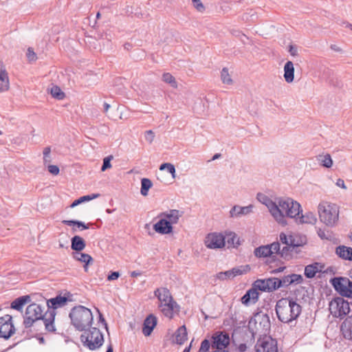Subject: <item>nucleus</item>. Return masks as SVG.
Listing matches in <instances>:
<instances>
[{
    "mask_svg": "<svg viewBox=\"0 0 352 352\" xmlns=\"http://www.w3.org/2000/svg\"><path fill=\"white\" fill-rule=\"evenodd\" d=\"M258 288L261 292H272L280 288V283H278V278L271 277L264 279H257L255 280Z\"/></svg>",
    "mask_w": 352,
    "mask_h": 352,
    "instance_id": "13",
    "label": "nucleus"
},
{
    "mask_svg": "<svg viewBox=\"0 0 352 352\" xmlns=\"http://www.w3.org/2000/svg\"><path fill=\"white\" fill-rule=\"evenodd\" d=\"M250 270V267L249 265H246L244 266H240L236 267H233L232 269L226 271L221 272L217 274V278L225 280L230 278H233L235 276L242 275L246 274Z\"/></svg>",
    "mask_w": 352,
    "mask_h": 352,
    "instance_id": "15",
    "label": "nucleus"
},
{
    "mask_svg": "<svg viewBox=\"0 0 352 352\" xmlns=\"http://www.w3.org/2000/svg\"><path fill=\"white\" fill-rule=\"evenodd\" d=\"M183 212L179 211L178 210H170L168 212H162L160 214V217H164L168 220V222H170V225L175 224L178 222L179 218L182 216Z\"/></svg>",
    "mask_w": 352,
    "mask_h": 352,
    "instance_id": "25",
    "label": "nucleus"
},
{
    "mask_svg": "<svg viewBox=\"0 0 352 352\" xmlns=\"http://www.w3.org/2000/svg\"><path fill=\"white\" fill-rule=\"evenodd\" d=\"M255 350L256 352H278L277 341L264 335L257 340Z\"/></svg>",
    "mask_w": 352,
    "mask_h": 352,
    "instance_id": "8",
    "label": "nucleus"
},
{
    "mask_svg": "<svg viewBox=\"0 0 352 352\" xmlns=\"http://www.w3.org/2000/svg\"><path fill=\"white\" fill-rule=\"evenodd\" d=\"M204 243L208 248L219 249L224 247L226 238L222 234L212 232L206 236Z\"/></svg>",
    "mask_w": 352,
    "mask_h": 352,
    "instance_id": "12",
    "label": "nucleus"
},
{
    "mask_svg": "<svg viewBox=\"0 0 352 352\" xmlns=\"http://www.w3.org/2000/svg\"><path fill=\"white\" fill-rule=\"evenodd\" d=\"M152 182L149 179L143 178L141 180L140 192L143 196H146L149 189L152 187Z\"/></svg>",
    "mask_w": 352,
    "mask_h": 352,
    "instance_id": "38",
    "label": "nucleus"
},
{
    "mask_svg": "<svg viewBox=\"0 0 352 352\" xmlns=\"http://www.w3.org/2000/svg\"><path fill=\"white\" fill-rule=\"evenodd\" d=\"M160 307L162 308L161 311L163 314L168 318H172L174 314L179 311V306L174 300H170V302L160 305Z\"/></svg>",
    "mask_w": 352,
    "mask_h": 352,
    "instance_id": "18",
    "label": "nucleus"
},
{
    "mask_svg": "<svg viewBox=\"0 0 352 352\" xmlns=\"http://www.w3.org/2000/svg\"><path fill=\"white\" fill-rule=\"evenodd\" d=\"M62 223L69 226H77L79 228H80L81 230L89 228V224L86 225L84 222L78 220H63Z\"/></svg>",
    "mask_w": 352,
    "mask_h": 352,
    "instance_id": "39",
    "label": "nucleus"
},
{
    "mask_svg": "<svg viewBox=\"0 0 352 352\" xmlns=\"http://www.w3.org/2000/svg\"><path fill=\"white\" fill-rule=\"evenodd\" d=\"M86 247L85 241L80 236L75 235L71 239V248L76 252H81Z\"/></svg>",
    "mask_w": 352,
    "mask_h": 352,
    "instance_id": "28",
    "label": "nucleus"
},
{
    "mask_svg": "<svg viewBox=\"0 0 352 352\" xmlns=\"http://www.w3.org/2000/svg\"><path fill=\"white\" fill-rule=\"evenodd\" d=\"M109 108H110V104H109L107 102H104V111L105 113H107Z\"/></svg>",
    "mask_w": 352,
    "mask_h": 352,
    "instance_id": "63",
    "label": "nucleus"
},
{
    "mask_svg": "<svg viewBox=\"0 0 352 352\" xmlns=\"http://www.w3.org/2000/svg\"><path fill=\"white\" fill-rule=\"evenodd\" d=\"M106 352H113V346L111 344L108 346L107 351Z\"/></svg>",
    "mask_w": 352,
    "mask_h": 352,
    "instance_id": "64",
    "label": "nucleus"
},
{
    "mask_svg": "<svg viewBox=\"0 0 352 352\" xmlns=\"http://www.w3.org/2000/svg\"><path fill=\"white\" fill-rule=\"evenodd\" d=\"M336 254L342 259L352 261V248L339 245L336 248Z\"/></svg>",
    "mask_w": 352,
    "mask_h": 352,
    "instance_id": "27",
    "label": "nucleus"
},
{
    "mask_svg": "<svg viewBox=\"0 0 352 352\" xmlns=\"http://www.w3.org/2000/svg\"><path fill=\"white\" fill-rule=\"evenodd\" d=\"M320 166L325 168H331L333 165V160L329 154H321L316 157Z\"/></svg>",
    "mask_w": 352,
    "mask_h": 352,
    "instance_id": "34",
    "label": "nucleus"
},
{
    "mask_svg": "<svg viewBox=\"0 0 352 352\" xmlns=\"http://www.w3.org/2000/svg\"><path fill=\"white\" fill-rule=\"evenodd\" d=\"M340 331L345 339L352 340V315L346 318L342 322Z\"/></svg>",
    "mask_w": 352,
    "mask_h": 352,
    "instance_id": "24",
    "label": "nucleus"
},
{
    "mask_svg": "<svg viewBox=\"0 0 352 352\" xmlns=\"http://www.w3.org/2000/svg\"><path fill=\"white\" fill-rule=\"evenodd\" d=\"M336 185L339 187H341L342 188H344V189L346 188L344 182L342 179H338L337 180Z\"/></svg>",
    "mask_w": 352,
    "mask_h": 352,
    "instance_id": "59",
    "label": "nucleus"
},
{
    "mask_svg": "<svg viewBox=\"0 0 352 352\" xmlns=\"http://www.w3.org/2000/svg\"><path fill=\"white\" fill-rule=\"evenodd\" d=\"M318 263L308 265L305 268V276L308 278H314L318 272Z\"/></svg>",
    "mask_w": 352,
    "mask_h": 352,
    "instance_id": "36",
    "label": "nucleus"
},
{
    "mask_svg": "<svg viewBox=\"0 0 352 352\" xmlns=\"http://www.w3.org/2000/svg\"><path fill=\"white\" fill-rule=\"evenodd\" d=\"M162 80L164 82L170 84V86L174 88L177 87L175 78L170 73H164L162 76Z\"/></svg>",
    "mask_w": 352,
    "mask_h": 352,
    "instance_id": "43",
    "label": "nucleus"
},
{
    "mask_svg": "<svg viewBox=\"0 0 352 352\" xmlns=\"http://www.w3.org/2000/svg\"><path fill=\"white\" fill-rule=\"evenodd\" d=\"M67 301L68 299L67 297L62 296L60 295H58L55 298H50L47 300L48 310H53L55 311V309L65 306Z\"/></svg>",
    "mask_w": 352,
    "mask_h": 352,
    "instance_id": "23",
    "label": "nucleus"
},
{
    "mask_svg": "<svg viewBox=\"0 0 352 352\" xmlns=\"http://www.w3.org/2000/svg\"><path fill=\"white\" fill-rule=\"evenodd\" d=\"M154 230L161 234H168L173 232V226L170 225V222L166 219H161L159 221L153 225Z\"/></svg>",
    "mask_w": 352,
    "mask_h": 352,
    "instance_id": "19",
    "label": "nucleus"
},
{
    "mask_svg": "<svg viewBox=\"0 0 352 352\" xmlns=\"http://www.w3.org/2000/svg\"><path fill=\"white\" fill-rule=\"evenodd\" d=\"M15 331L12 316L6 314L0 317V338L8 340Z\"/></svg>",
    "mask_w": 352,
    "mask_h": 352,
    "instance_id": "10",
    "label": "nucleus"
},
{
    "mask_svg": "<svg viewBox=\"0 0 352 352\" xmlns=\"http://www.w3.org/2000/svg\"><path fill=\"white\" fill-rule=\"evenodd\" d=\"M166 169L167 171L171 174L173 178H175V166L170 163H164L160 165V170H164Z\"/></svg>",
    "mask_w": 352,
    "mask_h": 352,
    "instance_id": "44",
    "label": "nucleus"
},
{
    "mask_svg": "<svg viewBox=\"0 0 352 352\" xmlns=\"http://www.w3.org/2000/svg\"><path fill=\"white\" fill-rule=\"evenodd\" d=\"M258 199L267 207L276 221L282 225L287 223L285 216L295 218L302 212L300 205L290 198L279 199L276 203L264 195L258 194Z\"/></svg>",
    "mask_w": 352,
    "mask_h": 352,
    "instance_id": "1",
    "label": "nucleus"
},
{
    "mask_svg": "<svg viewBox=\"0 0 352 352\" xmlns=\"http://www.w3.org/2000/svg\"><path fill=\"white\" fill-rule=\"evenodd\" d=\"M329 309L335 318H344L350 312V305L347 300L342 297L332 299L329 305Z\"/></svg>",
    "mask_w": 352,
    "mask_h": 352,
    "instance_id": "7",
    "label": "nucleus"
},
{
    "mask_svg": "<svg viewBox=\"0 0 352 352\" xmlns=\"http://www.w3.org/2000/svg\"><path fill=\"white\" fill-rule=\"evenodd\" d=\"M346 277H334L331 279L330 283L342 296L350 298L352 296V292L347 288Z\"/></svg>",
    "mask_w": 352,
    "mask_h": 352,
    "instance_id": "14",
    "label": "nucleus"
},
{
    "mask_svg": "<svg viewBox=\"0 0 352 352\" xmlns=\"http://www.w3.org/2000/svg\"><path fill=\"white\" fill-rule=\"evenodd\" d=\"M56 311L48 310L43 314V308L36 303L29 305L23 316V325L25 328L31 327L33 324L39 320H43L45 329L48 331L54 332L56 331L54 325Z\"/></svg>",
    "mask_w": 352,
    "mask_h": 352,
    "instance_id": "2",
    "label": "nucleus"
},
{
    "mask_svg": "<svg viewBox=\"0 0 352 352\" xmlns=\"http://www.w3.org/2000/svg\"><path fill=\"white\" fill-rule=\"evenodd\" d=\"M280 250V243L273 242L271 244L261 245L254 249V254L258 258L270 257L272 261H275L276 256L275 252Z\"/></svg>",
    "mask_w": 352,
    "mask_h": 352,
    "instance_id": "9",
    "label": "nucleus"
},
{
    "mask_svg": "<svg viewBox=\"0 0 352 352\" xmlns=\"http://www.w3.org/2000/svg\"><path fill=\"white\" fill-rule=\"evenodd\" d=\"M27 58H28V60L30 62L34 61L37 58L35 52L33 51L32 48H31V47H29L28 49Z\"/></svg>",
    "mask_w": 352,
    "mask_h": 352,
    "instance_id": "51",
    "label": "nucleus"
},
{
    "mask_svg": "<svg viewBox=\"0 0 352 352\" xmlns=\"http://www.w3.org/2000/svg\"><path fill=\"white\" fill-rule=\"evenodd\" d=\"M275 311L280 322L290 323L300 315L302 307L293 298H283L276 302Z\"/></svg>",
    "mask_w": 352,
    "mask_h": 352,
    "instance_id": "3",
    "label": "nucleus"
},
{
    "mask_svg": "<svg viewBox=\"0 0 352 352\" xmlns=\"http://www.w3.org/2000/svg\"><path fill=\"white\" fill-rule=\"evenodd\" d=\"M120 275L118 272H113L108 276L107 280L109 281L115 280L120 277Z\"/></svg>",
    "mask_w": 352,
    "mask_h": 352,
    "instance_id": "56",
    "label": "nucleus"
},
{
    "mask_svg": "<svg viewBox=\"0 0 352 352\" xmlns=\"http://www.w3.org/2000/svg\"><path fill=\"white\" fill-rule=\"evenodd\" d=\"M256 285V283L254 281L252 287L243 296L241 299L242 304L248 306L251 304H255L258 301L260 295L258 291L260 290Z\"/></svg>",
    "mask_w": 352,
    "mask_h": 352,
    "instance_id": "16",
    "label": "nucleus"
},
{
    "mask_svg": "<svg viewBox=\"0 0 352 352\" xmlns=\"http://www.w3.org/2000/svg\"><path fill=\"white\" fill-rule=\"evenodd\" d=\"M47 170L53 175H57L60 171L59 168L56 165H49Z\"/></svg>",
    "mask_w": 352,
    "mask_h": 352,
    "instance_id": "55",
    "label": "nucleus"
},
{
    "mask_svg": "<svg viewBox=\"0 0 352 352\" xmlns=\"http://www.w3.org/2000/svg\"><path fill=\"white\" fill-rule=\"evenodd\" d=\"M346 284H347V288H349L352 292V281H351L348 278H347Z\"/></svg>",
    "mask_w": 352,
    "mask_h": 352,
    "instance_id": "62",
    "label": "nucleus"
},
{
    "mask_svg": "<svg viewBox=\"0 0 352 352\" xmlns=\"http://www.w3.org/2000/svg\"><path fill=\"white\" fill-rule=\"evenodd\" d=\"M72 256L75 260L85 263L84 269L85 272L88 270L87 265L93 261V258L90 255L80 252H73Z\"/></svg>",
    "mask_w": 352,
    "mask_h": 352,
    "instance_id": "29",
    "label": "nucleus"
},
{
    "mask_svg": "<svg viewBox=\"0 0 352 352\" xmlns=\"http://www.w3.org/2000/svg\"><path fill=\"white\" fill-rule=\"evenodd\" d=\"M290 275L285 276L282 278H278V283H280V287H287L292 284Z\"/></svg>",
    "mask_w": 352,
    "mask_h": 352,
    "instance_id": "45",
    "label": "nucleus"
},
{
    "mask_svg": "<svg viewBox=\"0 0 352 352\" xmlns=\"http://www.w3.org/2000/svg\"><path fill=\"white\" fill-rule=\"evenodd\" d=\"M112 159H113V156L112 155H109L108 157H106L103 160V164H102V168H101V170L102 171H104L107 168H109L111 167V160Z\"/></svg>",
    "mask_w": 352,
    "mask_h": 352,
    "instance_id": "48",
    "label": "nucleus"
},
{
    "mask_svg": "<svg viewBox=\"0 0 352 352\" xmlns=\"http://www.w3.org/2000/svg\"><path fill=\"white\" fill-rule=\"evenodd\" d=\"M221 78L223 83L226 85H232L233 80L228 72V69L226 67L223 68L221 72Z\"/></svg>",
    "mask_w": 352,
    "mask_h": 352,
    "instance_id": "42",
    "label": "nucleus"
},
{
    "mask_svg": "<svg viewBox=\"0 0 352 352\" xmlns=\"http://www.w3.org/2000/svg\"><path fill=\"white\" fill-rule=\"evenodd\" d=\"M253 208L254 206L252 204L243 207L238 205L234 206L230 211V216L234 218L247 215L252 212Z\"/></svg>",
    "mask_w": 352,
    "mask_h": 352,
    "instance_id": "22",
    "label": "nucleus"
},
{
    "mask_svg": "<svg viewBox=\"0 0 352 352\" xmlns=\"http://www.w3.org/2000/svg\"><path fill=\"white\" fill-rule=\"evenodd\" d=\"M284 78L287 83H291L294 80V67L292 61H287L284 66Z\"/></svg>",
    "mask_w": 352,
    "mask_h": 352,
    "instance_id": "30",
    "label": "nucleus"
},
{
    "mask_svg": "<svg viewBox=\"0 0 352 352\" xmlns=\"http://www.w3.org/2000/svg\"><path fill=\"white\" fill-rule=\"evenodd\" d=\"M290 276H291L290 281H292V284L293 283L300 284L303 280L302 276L300 274H290Z\"/></svg>",
    "mask_w": 352,
    "mask_h": 352,
    "instance_id": "49",
    "label": "nucleus"
},
{
    "mask_svg": "<svg viewBox=\"0 0 352 352\" xmlns=\"http://www.w3.org/2000/svg\"><path fill=\"white\" fill-rule=\"evenodd\" d=\"M318 214L322 223L332 227L338 221L339 208L336 204L322 202L318 206Z\"/></svg>",
    "mask_w": 352,
    "mask_h": 352,
    "instance_id": "5",
    "label": "nucleus"
},
{
    "mask_svg": "<svg viewBox=\"0 0 352 352\" xmlns=\"http://www.w3.org/2000/svg\"><path fill=\"white\" fill-rule=\"evenodd\" d=\"M318 235L322 239L331 240L332 236L331 232L329 231H325L324 230L318 229Z\"/></svg>",
    "mask_w": 352,
    "mask_h": 352,
    "instance_id": "46",
    "label": "nucleus"
},
{
    "mask_svg": "<svg viewBox=\"0 0 352 352\" xmlns=\"http://www.w3.org/2000/svg\"><path fill=\"white\" fill-rule=\"evenodd\" d=\"M285 269V267H278L277 269L273 270L271 272V273L272 274H277V273L283 272Z\"/></svg>",
    "mask_w": 352,
    "mask_h": 352,
    "instance_id": "60",
    "label": "nucleus"
},
{
    "mask_svg": "<svg viewBox=\"0 0 352 352\" xmlns=\"http://www.w3.org/2000/svg\"><path fill=\"white\" fill-rule=\"evenodd\" d=\"M30 301V296L28 295L23 296L16 298L11 302L10 307L17 311H21L23 307Z\"/></svg>",
    "mask_w": 352,
    "mask_h": 352,
    "instance_id": "31",
    "label": "nucleus"
},
{
    "mask_svg": "<svg viewBox=\"0 0 352 352\" xmlns=\"http://www.w3.org/2000/svg\"><path fill=\"white\" fill-rule=\"evenodd\" d=\"M247 349H248V346H247L246 344H245V343L240 344L237 347V350L239 352H245L247 351Z\"/></svg>",
    "mask_w": 352,
    "mask_h": 352,
    "instance_id": "58",
    "label": "nucleus"
},
{
    "mask_svg": "<svg viewBox=\"0 0 352 352\" xmlns=\"http://www.w3.org/2000/svg\"><path fill=\"white\" fill-rule=\"evenodd\" d=\"M255 323L258 324V328L266 335L270 330L271 322L270 316L267 314L257 313L254 316Z\"/></svg>",
    "mask_w": 352,
    "mask_h": 352,
    "instance_id": "17",
    "label": "nucleus"
},
{
    "mask_svg": "<svg viewBox=\"0 0 352 352\" xmlns=\"http://www.w3.org/2000/svg\"><path fill=\"white\" fill-rule=\"evenodd\" d=\"M298 245L294 243V240L290 239L289 245H284L282 249L280 248V250L278 252H275V255L279 256L280 258L285 260H289L292 256V252Z\"/></svg>",
    "mask_w": 352,
    "mask_h": 352,
    "instance_id": "21",
    "label": "nucleus"
},
{
    "mask_svg": "<svg viewBox=\"0 0 352 352\" xmlns=\"http://www.w3.org/2000/svg\"><path fill=\"white\" fill-rule=\"evenodd\" d=\"M100 194H91L80 197L79 199L75 200L70 206L71 208H74L76 206L83 203L84 201H90L94 199L98 198Z\"/></svg>",
    "mask_w": 352,
    "mask_h": 352,
    "instance_id": "37",
    "label": "nucleus"
},
{
    "mask_svg": "<svg viewBox=\"0 0 352 352\" xmlns=\"http://www.w3.org/2000/svg\"><path fill=\"white\" fill-rule=\"evenodd\" d=\"M290 239H292V236H287L284 233H281L280 234V241L283 244L285 245H289L290 243Z\"/></svg>",
    "mask_w": 352,
    "mask_h": 352,
    "instance_id": "53",
    "label": "nucleus"
},
{
    "mask_svg": "<svg viewBox=\"0 0 352 352\" xmlns=\"http://www.w3.org/2000/svg\"><path fill=\"white\" fill-rule=\"evenodd\" d=\"M155 296L158 298L160 305L170 302L173 300L170 291L165 287L158 288L154 292Z\"/></svg>",
    "mask_w": 352,
    "mask_h": 352,
    "instance_id": "26",
    "label": "nucleus"
},
{
    "mask_svg": "<svg viewBox=\"0 0 352 352\" xmlns=\"http://www.w3.org/2000/svg\"><path fill=\"white\" fill-rule=\"evenodd\" d=\"M230 342L229 334L223 331H217L212 336L211 346L215 349L217 351H226L225 349L229 345Z\"/></svg>",
    "mask_w": 352,
    "mask_h": 352,
    "instance_id": "11",
    "label": "nucleus"
},
{
    "mask_svg": "<svg viewBox=\"0 0 352 352\" xmlns=\"http://www.w3.org/2000/svg\"><path fill=\"white\" fill-rule=\"evenodd\" d=\"M72 324L78 331H85L93 322L91 311L82 305L74 307L69 313Z\"/></svg>",
    "mask_w": 352,
    "mask_h": 352,
    "instance_id": "4",
    "label": "nucleus"
},
{
    "mask_svg": "<svg viewBox=\"0 0 352 352\" xmlns=\"http://www.w3.org/2000/svg\"><path fill=\"white\" fill-rule=\"evenodd\" d=\"M228 248H236L240 245L239 239L237 235L234 232H229L225 236Z\"/></svg>",
    "mask_w": 352,
    "mask_h": 352,
    "instance_id": "35",
    "label": "nucleus"
},
{
    "mask_svg": "<svg viewBox=\"0 0 352 352\" xmlns=\"http://www.w3.org/2000/svg\"><path fill=\"white\" fill-rule=\"evenodd\" d=\"M10 87L9 78L5 68L0 69V92L8 90Z\"/></svg>",
    "mask_w": 352,
    "mask_h": 352,
    "instance_id": "32",
    "label": "nucleus"
},
{
    "mask_svg": "<svg viewBox=\"0 0 352 352\" xmlns=\"http://www.w3.org/2000/svg\"><path fill=\"white\" fill-rule=\"evenodd\" d=\"M289 52L292 56H297V47L296 46L290 45L289 47Z\"/></svg>",
    "mask_w": 352,
    "mask_h": 352,
    "instance_id": "57",
    "label": "nucleus"
},
{
    "mask_svg": "<svg viewBox=\"0 0 352 352\" xmlns=\"http://www.w3.org/2000/svg\"><path fill=\"white\" fill-rule=\"evenodd\" d=\"M50 93L53 98L62 100L65 98V93L61 90V89L58 86H53L50 89Z\"/></svg>",
    "mask_w": 352,
    "mask_h": 352,
    "instance_id": "40",
    "label": "nucleus"
},
{
    "mask_svg": "<svg viewBox=\"0 0 352 352\" xmlns=\"http://www.w3.org/2000/svg\"><path fill=\"white\" fill-rule=\"evenodd\" d=\"M194 7L199 11L203 12L205 8L200 0H192Z\"/></svg>",
    "mask_w": 352,
    "mask_h": 352,
    "instance_id": "52",
    "label": "nucleus"
},
{
    "mask_svg": "<svg viewBox=\"0 0 352 352\" xmlns=\"http://www.w3.org/2000/svg\"><path fill=\"white\" fill-rule=\"evenodd\" d=\"M157 318L153 315H148L144 321L142 333L145 336H149L153 329L157 325Z\"/></svg>",
    "mask_w": 352,
    "mask_h": 352,
    "instance_id": "20",
    "label": "nucleus"
},
{
    "mask_svg": "<svg viewBox=\"0 0 352 352\" xmlns=\"http://www.w3.org/2000/svg\"><path fill=\"white\" fill-rule=\"evenodd\" d=\"M155 133L152 130L146 131L144 133V138L149 143L151 144L154 140Z\"/></svg>",
    "mask_w": 352,
    "mask_h": 352,
    "instance_id": "50",
    "label": "nucleus"
},
{
    "mask_svg": "<svg viewBox=\"0 0 352 352\" xmlns=\"http://www.w3.org/2000/svg\"><path fill=\"white\" fill-rule=\"evenodd\" d=\"M211 346L210 341L207 339L204 340L201 343V346L198 352H208Z\"/></svg>",
    "mask_w": 352,
    "mask_h": 352,
    "instance_id": "47",
    "label": "nucleus"
},
{
    "mask_svg": "<svg viewBox=\"0 0 352 352\" xmlns=\"http://www.w3.org/2000/svg\"><path fill=\"white\" fill-rule=\"evenodd\" d=\"M175 342L178 344H182L187 340V331L185 325L179 327L175 333Z\"/></svg>",
    "mask_w": 352,
    "mask_h": 352,
    "instance_id": "33",
    "label": "nucleus"
},
{
    "mask_svg": "<svg viewBox=\"0 0 352 352\" xmlns=\"http://www.w3.org/2000/svg\"><path fill=\"white\" fill-rule=\"evenodd\" d=\"M300 223L313 224L316 221V218L313 213H307L305 215L302 214L299 217Z\"/></svg>",
    "mask_w": 352,
    "mask_h": 352,
    "instance_id": "41",
    "label": "nucleus"
},
{
    "mask_svg": "<svg viewBox=\"0 0 352 352\" xmlns=\"http://www.w3.org/2000/svg\"><path fill=\"white\" fill-rule=\"evenodd\" d=\"M51 152V149L50 147H46L43 150V160L45 163L50 162V154Z\"/></svg>",
    "mask_w": 352,
    "mask_h": 352,
    "instance_id": "54",
    "label": "nucleus"
},
{
    "mask_svg": "<svg viewBox=\"0 0 352 352\" xmlns=\"http://www.w3.org/2000/svg\"><path fill=\"white\" fill-rule=\"evenodd\" d=\"M80 340L90 350L99 349L104 342L103 335L99 329L93 327L89 331H85L81 335Z\"/></svg>",
    "mask_w": 352,
    "mask_h": 352,
    "instance_id": "6",
    "label": "nucleus"
},
{
    "mask_svg": "<svg viewBox=\"0 0 352 352\" xmlns=\"http://www.w3.org/2000/svg\"><path fill=\"white\" fill-rule=\"evenodd\" d=\"M331 49L333 51H336V52H341V49L340 47H339L338 46H337L336 45H331Z\"/></svg>",
    "mask_w": 352,
    "mask_h": 352,
    "instance_id": "61",
    "label": "nucleus"
}]
</instances>
